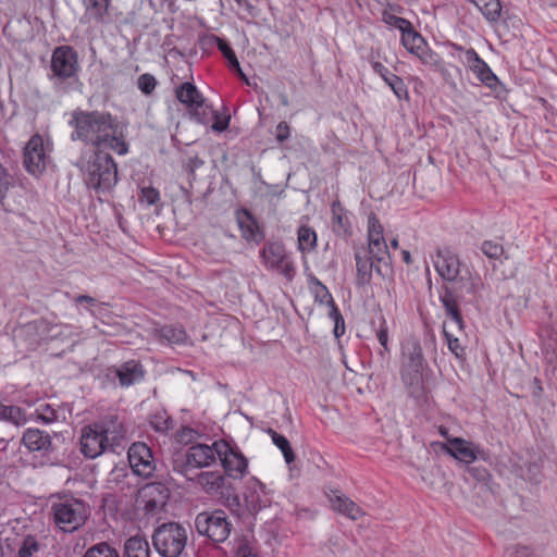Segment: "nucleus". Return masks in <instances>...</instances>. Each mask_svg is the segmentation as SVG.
<instances>
[{
  "label": "nucleus",
  "mask_w": 557,
  "mask_h": 557,
  "mask_svg": "<svg viewBox=\"0 0 557 557\" xmlns=\"http://www.w3.org/2000/svg\"><path fill=\"white\" fill-rule=\"evenodd\" d=\"M69 125L74 129L71 134L74 141L81 140L97 150L109 148L119 154L128 151L126 141L117 135L116 119L108 112L76 109L72 112Z\"/></svg>",
  "instance_id": "1"
},
{
  "label": "nucleus",
  "mask_w": 557,
  "mask_h": 557,
  "mask_svg": "<svg viewBox=\"0 0 557 557\" xmlns=\"http://www.w3.org/2000/svg\"><path fill=\"white\" fill-rule=\"evenodd\" d=\"M432 261L441 278L451 284L448 288L458 290L459 295L476 296L481 280L473 275L455 252L448 248H438Z\"/></svg>",
  "instance_id": "2"
},
{
  "label": "nucleus",
  "mask_w": 557,
  "mask_h": 557,
  "mask_svg": "<svg viewBox=\"0 0 557 557\" xmlns=\"http://www.w3.org/2000/svg\"><path fill=\"white\" fill-rule=\"evenodd\" d=\"M123 437L122 423L116 417L110 416L82 429L81 451L86 458L94 459L109 447L113 449L114 446H119Z\"/></svg>",
  "instance_id": "3"
},
{
  "label": "nucleus",
  "mask_w": 557,
  "mask_h": 557,
  "mask_svg": "<svg viewBox=\"0 0 557 557\" xmlns=\"http://www.w3.org/2000/svg\"><path fill=\"white\" fill-rule=\"evenodd\" d=\"M77 166L86 186L97 194L109 193L117 183V165L104 149L96 150L87 161L81 160Z\"/></svg>",
  "instance_id": "4"
},
{
  "label": "nucleus",
  "mask_w": 557,
  "mask_h": 557,
  "mask_svg": "<svg viewBox=\"0 0 557 557\" xmlns=\"http://www.w3.org/2000/svg\"><path fill=\"white\" fill-rule=\"evenodd\" d=\"M189 529L178 522H164L154 529L152 544L162 557H185Z\"/></svg>",
  "instance_id": "5"
},
{
  "label": "nucleus",
  "mask_w": 557,
  "mask_h": 557,
  "mask_svg": "<svg viewBox=\"0 0 557 557\" xmlns=\"http://www.w3.org/2000/svg\"><path fill=\"white\" fill-rule=\"evenodd\" d=\"M55 525L66 533L81 529L90 516L89 507L81 499L71 497L52 505Z\"/></svg>",
  "instance_id": "6"
},
{
  "label": "nucleus",
  "mask_w": 557,
  "mask_h": 557,
  "mask_svg": "<svg viewBox=\"0 0 557 557\" xmlns=\"http://www.w3.org/2000/svg\"><path fill=\"white\" fill-rule=\"evenodd\" d=\"M195 529L212 542L222 543L230 536L232 523L223 510L202 511L196 516Z\"/></svg>",
  "instance_id": "7"
},
{
  "label": "nucleus",
  "mask_w": 557,
  "mask_h": 557,
  "mask_svg": "<svg viewBox=\"0 0 557 557\" xmlns=\"http://www.w3.org/2000/svg\"><path fill=\"white\" fill-rule=\"evenodd\" d=\"M51 81L60 84L76 76L79 70L78 54L71 46L57 47L51 55Z\"/></svg>",
  "instance_id": "8"
},
{
  "label": "nucleus",
  "mask_w": 557,
  "mask_h": 557,
  "mask_svg": "<svg viewBox=\"0 0 557 557\" xmlns=\"http://www.w3.org/2000/svg\"><path fill=\"white\" fill-rule=\"evenodd\" d=\"M60 329L61 326L58 324H50L47 320L39 319L14 329L13 335L16 341H22L28 347L34 348L41 341L59 337Z\"/></svg>",
  "instance_id": "9"
},
{
  "label": "nucleus",
  "mask_w": 557,
  "mask_h": 557,
  "mask_svg": "<svg viewBox=\"0 0 557 557\" xmlns=\"http://www.w3.org/2000/svg\"><path fill=\"white\" fill-rule=\"evenodd\" d=\"M265 267L275 270L286 280L292 281L295 267L282 242H267L261 250Z\"/></svg>",
  "instance_id": "10"
},
{
  "label": "nucleus",
  "mask_w": 557,
  "mask_h": 557,
  "mask_svg": "<svg viewBox=\"0 0 557 557\" xmlns=\"http://www.w3.org/2000/svg\"><path fill=\"white\" fill-rule=\"evenodd\" d=\"M368 249L366 250L371 258L379 263H383L386 270H391V257L383 235V226L374 213L368 216Z\"/></svg>",
  "instance_id": "11"
},
{
  "label": "nucleus",
  "mask_w": 557,
  "mask_h": 557,
  "mask_svg": "<svg viewBox=\"0 0 557 557\" xmlns=\"http://www.w3.org/2000/svg\"><path fill=\"white\" fill-rule=\"evenodd\" d=\"M442 450L467 465L478 459L486 460L488 458L484 449L461 437L447 438V443L442 444Z\"/></svg>",
  "instance_id": "12"
},
{
  "label": "nucleus",
  "mask_w": 557,
  "mask_h": 557,
  "mask_svg": "<svg viewBox=\"0 0 557 557\" xmlns=\"http://www.w3.org/2000/svg\"><path fill=\"white\" fill-rule=\"evenodd\" d=\"M176 98L180 102L193 109V117L199 123H207L208 106L205 104V98L197 87L191 83H183L175 90Z\"/></svg>",
  "instance_id": "13"
},
{
  "label": "nucleus",
  "mask_w": 557,
  "mask_h": 557,
  "mask_svg": "<svg viewBox=\"0 0 557 557\" xmlns=\"http://www.w3.org/2000/svg\"><path fill=\"white\" fill-rule=\"evenodd\" d=\"M128 461L134 473L150 478L156 470V462L151 449L145 443L137 442L128 448Z\"/></svg>",
  "instance_id": "14"
},
{
  "label": "nucleus",
  "mask_w": 557,
  "mask_h": 557,
  "mask_svg": "<svg viewBox=\"0 0 557 557\" xmlns=\"http://www.w3.org/2000/svg\"><path fill=\"white\" fill-rule=\"evenodd\" d=\"M355 260L357 269L356 282L359 286L370 284L373 270L381 276H385L389 271L386 270L383 263H379L376 260L372 259L364 248L356 250Z\"/></svg>",
  "instance_id": "15"
},
{
  "label": "nucleus",
  "mask_w": 557,
  "mask_h": 557,
  "mask_svg": "<svg viewBox=\"0 0 557 557\" xmlns=\"http://www.w3.org/2000/svg\"><path fill=\"white\" fill-rule=\"evenodd\" d=\"M463 64L475 74L478 79L486 87L494 89L498 84L497 76L493 73L487 63L480 58L474 49L469 48L465 51Z\"/></svg>",
  "instance_id": "16"
},
{
  "label": "nucleus",
  "mask_w": 557,
  "mask_h": 557,
  "mask_svg": "<svg viewBox=\"0 0 557 557\" xmlns=\"http://www.w3.org/2000/svg\"><path fill=\"white\" fill-rule=\"evenodd\" d=\"M46 153L44 141L39 135H34L24 149V166L30 174H38L45 170Z\"/></svg>",
  "instance_id": "17"
},
{
  "label": "nucleus",
  "mask_w": 557,
  "mask_h": 557,
  "mask_svg": "<svg viewBox=\"0 0 557 557\" xmlns=\"http://www.w3.org/2000/svg\"><path fill=\"white\" fill-rule=\"evenodd\" d=\"M197 483L201 488L211 495L230 496L228 485H226L225 478L216 471H206L196 474Z\"/></svg>",
  "instance_id": "18"
},
{
  "label": "nucleus",
  "mask_w": 557,
  "mask_h": 557,
  "mask_svg": "<svg viewBox=\"0 0 557 557\" xmlns=\"http://www.w3.org/2000/svg\"><path fill=\"white\" fill-rule=\"evenodd\" d=\"M222 466L226 474L233 479H240L248 467L247 459L232 448H227L223 454L218 451Z\"/></svg>",
  "instance_id": "19"
},
{
  "label": "nucleus",
  "mask_w": 557,
  "mask_h": 557,
  "mask_svg": "<svg viewBox=\"0 0 557 557\" xmlns=\"http://www.w3.org/2000/svg\"><path fill=\"white\" fill-rule=\"evenodd\" d=\"M327 496L334 511L351 520H357L364 515L355 502L338 491H332Z\"/></svg>",
  "instance_id": "20"
},
{
  "label": "nucleus",
  "mask_w": 557,
  "mask_h": 557,
  "mask_svg": "<svg viewBox=\"0 0 557 557\" xmlns=\"http://www.w3.org/2000/svg\"><path fill=\"white\" fill-rule=\"evenodd\" d=\"M469 297V300H472L475 296L471 295H459L458 290H454L448 287H444V294L441 296V301L445 308L446 314L451 319L459 330L463 327V320L460 313V310L457 305L458 299H466Z\"/></svg>",
  "instance_id": "21"
},
{
  "label": "nucleus",
  "mask_w": 557,
  "mask_h": 557,
  "mask_svg": "<svg viewBox=\"0 0 557 557\" xmlns=\"http://www.w3.org/2000/svg\"><path fill=\"white\" fill-rule=\"evenodd\" d=\"M115 376L119 379L120 385L128 387L140 382L145 376V370L140 362L129 360L113 369Z\"/></svg>",
  "instance_id": "22"
},
{
  "label": "nucleus",
  "mask_w": 557,
  "mask_h": 557,
  "mask_svg": "<svg viewBox=\"0 0 557 557\" xmlns=\"http://www.w3.org/2000/svg\"><path fill=\"white\" fill-rule=\"evenodd\" d=\"M82 2L85 8L83 23H107L111 0H82Z\"/></svg>",
  "instance_id": "23"
},
{
  "label": "nucleus",
  "mask_w": 557,
  "mask_h": 557,
  "mask_svg": "<svg viewBox=\"0 0 557 557\" xmlns=\"http://www.w3.org/2000/svg\"><path fill=\"white\" fill-rule=\"evenodd\" d=\"M23 444L30 451L48 453L51 449V437L39 429H27L22 437Z\"/></svg>",
  "instance_id": "24"
},
{
  "label": "nucleus",
  "mask_w": 557,
  "mask_h": 557,
  "mask_svg": "<svg viewBox=\"0 0 557 557\" xmlns=\"http://www.w3.org/2000/svg\"><path fill=\"white\" fill-rule=\"evenodd\" d=\"M187 460H190L194 469L209 467L215 461V453L213 448L206 444H197L187 450Z\"/></svg>",
  "instance_id": "25"
},
{
  "label": "nucleus",
  "mask_w": 557,
  "mask_h": 557,
  "mask_svg": "<svg viewBox=\"0 0 557 557\" xmlns=\"http://www.w3.org/2000/svg\"><path fill=\"white\" fill-rule=\"evenodd\" d=\"M372 69L375 73H377L383 81L392 88L394 94L398 99L407 98L408 97V89L404 81L397 76L396 74H393L388 71L387 67H385L380 62H374L372 64Z\"/></svg>",
  "instance_id": "26"
},
{
  "label": "nucleus",
  "mask_w": 557,
  "mask_h": 557,
  "mask_svg": "<svg viewBox=\"0 0 557 557\" xmlns=\"http://www.w3.org/2000/svg\"><path fill=\"white\" fill-rule=\"evenodd\" d=\"M401 44L410 53L422 58L425 52V40L424 38L413 29L412 24L410 27H406L401 30Z\"/></svg>",
  "instance_id": "27"
},
{
  "label": "nucleus",
  "mask_w": 557,
  "mask_h": 557,
  "mask_svg": "<svg viewBox=\"0 0 557 557\" xmlns=\"http://www.w3.org/2000/svg\"><path fill=\"white\" fill-rule=\"evenodd\" d=\"M332 228L337 236H348L351 234V225L346 210L339 201L332 203Z\"/></svg>",
  "instance_id": "28"
},
{
  "label": "nucleus",
  "mask_w": 557,
  "mask_h": 557,
  "mask_svg": "<svg viewBox=\"0 0 557 557\" xmlns=\"http://www.w3.org/2000/svg\"><path fill=\"white\" fill-rule=\"evenodd\" d=\"M475 7L490 23H496L502 17L507 18V11H503L499 0H483Z\"/></svg>",
  "instance_id": "29"
},
{
  "label": "nucleus",
  "mask_w": 557,
  "mask_h": 557,
  "mask_svg": "<svg viewBox=\"0 0 557 557\" xmlns=\"http://www.w3.org/2000/svg\"><path fill=\"white\" fill-rule=\"evenodd\" d=\"M124 557H150L148 542L140 536H133L125 542Z\"/></svg>",
  "instance_id": "30"
},
{
  "label": "nucleus",
  "mask_w": 557,
  "mask_h": 557,
  "mask_svg": "<svg viewBox=\"0 0 557 557\" xmlns=\"http://www.w3.org/2000/svg\"><path fill=\"white\" fill-rule=\"evenodd\" d=\"M148 491L152 497L146 502L145 509L147 512H154L165 505L169 491L161 484H153Z\"/></svg>",
  "instance_id": "31"
},
{
  "label": "nucleus",
  "mask_w": 557,
  "mask_h": 557,
  "mask_svg": "<svg viewBox=\"0 0 557 557\" xmlns=\"http://www.w3.org/2000/svg\"><path fill=\"white\" fill-rule=\"evenodd\" d=\"M0 420L14 425H24L28 421L25 411L17 406H5L0 403Z\"/></svg>",
  "instance_id": "32"
},
{
  "label": "nucleus",
  "mask_w": 557,
  "mask_h": 557,
  "mask_svg": "<svg viewBox=\"0 0 557 557\" xmlns=\"http://www.w3.org/2000/svg\"><path fill=\"white\" fill-rule=\"evenodd\" d=\"M172 469L187 480H194V475H196L190 460H187V451H177L174 454L172 458Z\"/></svg>",
  "instance_id": "33"
},
{
  "label": "nucleus",
  "mask_w": 557,
  "mask_h": 557,
  "mask_svg": "<svg viewBox=\"0 0 557 557\" xmlns=\"http://www.w3.org/2000/svg\"><path fill=\"white\" fill-rule=\"evenodd\" d=\"M298 235V249L301 252L312 251L317 246V234L313 228L301 225L297 232Z\"/></svg>",
  "instance_id": "34"
},
{
  "label": "nucleus",
  "mask_w": 557,
  "mask_h": 557,
  "mask_svg": "<svg viewBox=\"0 0 557 557\" xmlns=\"http://www.w3.org/2000/svg\"><path fill=\"white\" fill-rule=\"evenodd\" d=\"M267 432L271 436L273 444L282 451L286 463L290 465L295 460L296 456L289 441L273 429H269Z\"/></svg>",
  "instance_id": "35"
},
{
  "label": "nucleus",
  "mask_w": 557,
  "mask_h": 557,
  "mask_svg": "<svg viewBox=\"0 0 557 557\" xmlns=\"http://www.w3.org/2000/svg\"><path fill=\"white\" fill-rule=\"evenodd\" d=\"M159 337L169 344H182L186 339V332L182 326L165 325L159 330Z\"/></svg>",
  "instance_id": "36"
},
{
  "label": "nucleus",
  "mask_w": 557,
  "mask_h": 557,
  "mask_svg": "<svg viewBox=\"0 0 557 557\" xmlns=\"http://www.w3.org/2000/svg\"><path fill=\"white\" fill-rule=\"evenodd\" d=\"M40 550V544L34 535L22 539L15 557H34Z\"/></svg>",
  "instance_id": "37"
},
{
  "label": "nucleus",
  "mask_w": 557,
  "mask_h": 557,
  "mask_svg": "<svg viewBox=\"0 0 557 557\" xmlns=\"http://www.w3.org/2000/svg\"><path fill=\"white\" fill-rule=\"evenodd\" d=\"M83 557H120L119 552L107 542L90 546Z\"/></svg>",
  "instance_id": "38"
},
{
  "label": "nucleus",
  "mask_w": 557,
  "mask_h": 557,
  "mask_svg": "<svg viewBox=\"0 0 557 557\" xmlns=\"http://www.w3.org/2000/svg\"><path fill=\"white\" fill-rule=\"evenodd\" d=\"M424 358L422 355V348L420 345L416 344L412 346V349L407 355V363L406 367L411 370V372L418 374L423 367Z\"/></svg>",
  "instance_id": "39"
},
{
  "label": "nucleus",
  "mask_w": 557,
  "mask_h": 557,
  "mask_svg": "<svg viewBox=\"0 0 557 557\" xmlns=\"http://www.w3.org/2000/svg\"><path fill=\"white\" fill-rule=\"evenodd\" d=\"M467 471L475 481L485 485L491 492L494 491L492 475L486 468L480 466H468Z\"/></svg>",
  "instance_id": "40"
},
{
  "label": "nucleus",
  "mask_w": 557,
  "mask_h": 557,
  "mask_svg": "<svg viewBox=\"0 0 557 557\" xmlns=\"http://www.w3.org/2000/svg\"><path fill=\"white\" fill-rule=\"evenodd\" d=\"M311 289L314 294L315 301H319L322 305H333V297L329 289L318 280L312 278Z\"/></svg>",
  "instance_id": "41"
},
{
  "label": "nucleus",
  "mask_w": 557,
  "mask_h": 557,
  "mask_svg": "<svg viewBox=\"0 0 557 557\" xmlns=\"http://www.w3.org/2000/svg\"><path fill=\"white\" fill-rule=\"evenodd\" d=\"M243 237L247 240H256L258 237V230L251 215L245 211V220H238Z\"/></svg>",
  "instance_id": "42"
},
{
  "label": "nucleus",
  "mask_w": 557,
  "mask_h": 557,
  "mask_svg": "<svg viewBox=\"0 0 557 557\" xmlns=\"http://www.w3.org/2000/svg\"><path fill=\"white\" fill-rule=\"evenodd\" d=\"M207 40L209 44H215L218 46L219 50L222 52L223 57L227 60L228 64L232 62L236 63V59H237L236 54L226 40H224L215 35H210L207 38Z\"/></svg>",
  "instance_id": "43"
},
{
  "label": "nucleus",
  "mask_w": 557,
  "mask_h": 557,
  "mask_svg": "<svg viewBox=\"0 0 557 557\" xmlns=\"http://www.w3.org/2000/svg\"><path fill=\"white\" fill-rule=\"evenodd\" d=\"M35 414L37 420L44 423H51L58 419L55 410L48 404L39 405L35 410Z\"/></svg>",
  "instance_id": "44"
},
{
  "label": "nucleus",
  "mask_w": 557,
  "mask_h": 557,
  "mask_svg": "<svg viewBox=\"0 0 557 557\" xmlns=\"http://www.w3.org/2000/svg\"><path fill=\"white\" fill-rule=\"evenodd\" d=\"M137 86L143 94L150 95L157 86V79L153 75L146 73L138 77Z\"/></svg>",
  "instance_id": "45"
},
{
  "label": "nucleus",
  "mask_w": 557,
  "mask_h": 557,
  "mask_svg": "<svg viewBox=\"0 0 557 557\" xmlns=\"http://www.w3.org/2000/svg\"><path fill=\"white\" fill-rule=\"evenodd\" d=\"M481 250L486 257H488L491 259H497L504 252L503 246L500 244H498L496 242H492V240H485L482 244Z\"/></svg>",
  "instance_id": "46"
},
{
  "label": "nucleus",
  "mask_w": 557,
  "mask_h": 557,
  "mask_svg": "<svg viewBox=\"0 0 557 557\" xmlns=\"http://www.w3.org/2000/svg\"><path fill=\"white\" fill-rule=\"evenodd\" d=\"M444 336L447 341V345L449 350L457 357L462 358L465 356V349L460 345V342L457 337H454L450 333L447 332L446 325L444 324Z\"/></svg>",
  "instance_id": "47"
},
{
  "label": "nucleus",
  "mask_w": 557,
  "mask_h": 557,
  "mask_svg": "<svg viewBox=\"0 0 557 557\" xmlns=\"http://www.w3.org/2000/svg\"><path fill=\"white\" fill-rule=\"evenodd\" d=\"M376 338H377L379 343L381 344V346L383 347V350L380 351V355L383 358L385 352H389L388 327H387L384 319H382L380 327L376 331Z\"/></svg>",
  "instance_id": "48"
},
{
  "label": "nucleus",
  "mask_w": 557,
  "mask_h": 557,
  "mask_svg": "<svg viewBox=\"0 0 557 557\" xmlns=\"http://www.w3.org/2000/svg\"><path fill=\"white\" fill-rule=\"evenodd\" d=\"M160 200V194L154 187L148 186L141 188L140 201L147 205H156Z\"/></svg>",
  "instance_id": "49"
},
{
  "label": "nucleus",
  "mask_w": 557,
  "mask_h": 557,
  "mask_svg": "<svg viewBox=\"0 0 557 557\" xmlns=\"http://www.w3.org/2000/svg\"><path fill=\"white\" fill-rule=\"evenodd\" d=\"M236 557H258V555L246 540H242L237 545Z\"/></svg>",
  "instance_id": "50"
},
{
  "label": "nucleus",
  "mask_w": 557,
  "mask_h": 557,
  "mask_svg": "<svg viewBox=\"0 0 557 557\" xmlns=\"http://www.w3.org/2000/svg\"><path fill=\"white\" fill-rule=\"evenodd\" d=\"M384 21L387 24L398 28L400 32L403 29H405L406 27H410L409 21H407L406 18L399 17V16L393 15V14H384Z\"/></svg>",
  "instance_id": "51"
},
{
  "label": "nucleus",
  "mask_w": 557,
  "mask_h": 557,
  "mask_svg": "<svg viewBox=\"0 0 557 557\" xmlns=\"http://www.w3.org/2000/svg\"><path fill=\"white\" fill-rule=\"evenodd\" d=\"M290 136V128H289V125L286 123V122H280L277 125H276V128H275V138L276 140L282 144L284 141H286Z\"/></svg>",
  "instance_id": "52"
},
{
  "label": "nucleus",
  "mask_w": 557,
  "mask_h": 557,
  "mask_svg": "<svg viewBox=\"0 0 557 557\" xmlns=\"http://www.w3.org/2000/svg\"><path fill=\"white\" fill-rule=\"evenodd\" d=\"M203 165V161L198 157H189L184 168L190 177L194 178L195 171Z\"/></svg>",
  "instance_id": "53"
},
{
  "label": "nucleus",
  "mask_w": 557,
  "mask_h": 557,
  "mask_svg": "<svg viewBox=\"0 0 557 557\" xmlns=\"http://www.w3.org/2000/svg\"><path fill=\"white\" fill-rule=\"evenodd\" d=\"M211 114L214 116V122L211 126L212 129L219 133L224 132L228 127L230 116L221 119L216 111H212Z\"/></svg>",
  "instance_id": "54"
},
{
  "label": "nucleus",
  "mask_w": 557,
  "mask_h": 557,
  "mask_svg": "<svg viewBox=\"0 0 557 557\" xmlns=\"http://www.w3.org/2000/svg\"><path fill=\"white\" fill-rule=\"evenodd\" d=\"M151 424L159 432H165L170 428L169 419L163 418L162 416H156L154 419L151 421Z\"/></svg>",
  "instance_id": "55"
},
{
  "label": "nucleus",
  "mask_w": 557,
  "mask_h": 557,
  "mask_svg": "<svg viewBox=\"0 0 557 557\" xmlns=\"http://www.w3.org/2000/svg\"><path fill=\"white\" fill-rule=\"evenodd\" d=\"M331 310H330V318L333 319L334 322H337V323H342V333L345 332V322H344V318L343 315L341 314L338 308L336 307L335 302L333 301V305H327Z\"/></svg>",
  "instance_id": "56"
},
{
  "label": "nucleus",
  "mask_w": 557,
  "mask_h": 557,
  "mask_svg": "<svg viewBox=\"0 0 557 557\" xmlns=\"http://www.w3.org/2000/svg\"><path fill=\"white\" fill-rule=\"evenodd\" d=\"M10 185V177L5 173L3 166L0 164V197L4 195Z\"/></svg>",
  "instance_id": "57"
},
{
  "label": "nucleus",
  "mask_w": 557,
  "mask_h": 557,
  "mask_svg": "<svg viewBox=\"0 0 557 557\" xmlns=\"http://www.w3.org/2000/svg\"><path fill=\"white\" fill-rule=\"evenodd\" d=\"M230 69L235 72L247 85H251L249 79L247 78V76L244 74L242 67H240V64L238 62V60L236 59V63H230L228 64Z\"/></svg>",
  "instance_id": "58"
},
{
  "label": "nucleus",
  "mask_w": 557,
  "mask_h": 557,
  "mask_svg": "<svg viewBox=\"0 0 557 557\" xmlns=\"http://www.w3.org/2000/svg\"><path fill=\"white\" fill-rule=\"evenodd\" d=\"M75 302H77V304L86 302L87 305L94 306L96 304V299L88 295H79L75 298Z\"/></svg>",
  "instance_id": "59"
},
{
  "label": "nucleus",
  "mask_w": 557,
  "mask_h": 557,
  "mask_svg": "<svg viewBox=\"0 0 557 557\" xmlns=\"http://www.w3.org/2000/svg\"><path fill=\"white\" fill-rule=\"evenodd\" d=\"M401 256H403V260L405 263L407 264H411L412 263V259H411V255L408 250H403L401 251Z\"/></svg>",
  "instance_id": "60"
},
{
  "label": "nucleus",
  "mask_w": 557,
  "mask_h": 557,
  "mask_svg": "<svg viewBox=\"0 0 557 557\" xmlns=\"http://www.w3.org/2000/svg\"><path fill=\"white\" fill-rule=\"evenodd\" d=\"M334 323H335L334 335L336 337H339L341 335L344 334V333H342V323H337V322H334Z\"/></svg>",
  "instance_id": "61"
},
{
  "label": "nucleus",
  "mask_w": 557,
  "mask_h": 557,
  "mask_svg": "<svg viewBox=\"0 0 557 557\" xmlns=\"http://www.w3.org/2000/svg\"><path fill=\"white\" fill-rule=\"evenodd\" d=\"M243 7L252 15L253 14V10H255V7L248 1L246 0V2H244Z\"/></svg>",
  "instance_id": "62"
},
{
  "label": "nucleus",
  "mask_w": 557,
  "mask_h": 557,
  "mask_svg": "<svg viewBox=\"0 0 557 557\" xmlns=\"http://www.w3.org/2000/svg\"><path fill=\"white\" fill-rule=\"evenodd\" d=\"M191 433H193L191 429H184V430H182V433L180 434L181 441H183L187 434L189 435Z\"/></svg>",
  "instance_id": "63"
},
{
  "label": "nucleus",
  "mask_w": 557,
  "mask_h": 557,
  "mask_svg": "<svg viewBox=\"0 0 557 557\" xmlns=\"http://www.w3.org/2000/svg\"><path fill=\"white\" fill-rule=\"evenodd\" d=\"M280 99H281V102H282V104H283L284 107H287V106L289 104V102H288V98H287V96H286V95H284V94L280 95Z\"/></svg>",
  "instance_id": "64"
}]
</instances>
